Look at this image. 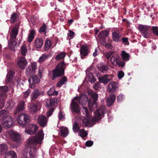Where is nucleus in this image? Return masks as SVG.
<instances>
[{
	"label": "nucleus",
	"mask_w": 158,
	"mask_h": 158,
	"mask_svg": "<svg viewBox=\"0 0 158 158\" xmlns=\"http://www.w3.org/2000/svg\"><path fill=\"white\" fill-rule=\"evenodd\" d=\"M44 134L42 130H40L37 135L35 136L31 137L28 140V144L30 148L28 152L26 149L24 150L23 156L25 158H35L36 152V145L40 144L44 139Z\"/></svg>",
	"instance_id": "1"
},
{
	"label": "nucleus",
	"mask_w": 158,
	"mask_h": 158,
	"mask_svg": "<svg viewBox=\"0 0 158 158\" xmlns=\"http://www.w3.org/2000/svg\"><path fill=\"white\" fill-rule=\"evenodd\" d=\"M87 100V96L85 94L82 95L80 97L75 98L72 100L70 108L72 112L79 114L80 112L79 104L81 103L82 106L86 104Z\"/></svg>",
	"instance_id": "2"
},
{
	"label": "nucleus",
	"mask_w": 158,
	"mask_h": 158,
	"mask_svg": "<svg viewBox=\"0 0 158 158\" xmlns=\"http://www.w3.org/2000/svg\"><path fill=\"white\" fill-rule=\"evenodd\" d=\"M65 68L64 62H61L59 63L52 71L53 77L52 79L54 80L56 78L60 77L63 75Z\"/></svg>",
	"instance_id": "3"
},
{
	"label": "nucleus",
	"mask_w": 158,
	"mask_h": 158,
	"mask_svg": "<svg viewBox=\"0 0 158 158\" xmlns=\"http://www.w3.org/2000/svg\"><path fill=\"white\" fill-rule=\"evenodd\" d=\"M7 150L6 144L3 143L0 145V154H5V158H17L16 153L14 151H9Z\"/></svg>",
	"instance_id": "4"
},
{
	"label": "nucleus",
	"mask_w": 158,
	"mask_h": 158,
	"mask_svg": "<svg viewBox=\"0 0 158 158\" xmlns=\"http://www.w3.org/2000/svg\"><path fill=\"white\" fill-rule=\"evenodd\" d=\"M106 110L105 106L104 105L101 106L94 113V116L92 118L94 121H98L104 116Z\"/></svg>",
	"instance_id": "5"
},
{
	"label": "nucleus",
	"mask_w": 158,
	"mask_h": 158,
	"mask_svg": "<svg viewBox=\"0 0 158 158\" xmlns=\"http://www.w3.org/2000/svg\"><path fill=\"white\" fill-rule=\"evenodd\" d=\"M110 61L114 66L118 65L119 67H123L125 65L124 62L121 60L120 56L116 53H114L111 56Z\"/></svg>",
	"instance_id": "6"
},
{
	"label": "nucleus",
	"mask_w": 158,
	"mask_h": 158,
	"mask_svg": "<svg viewBox=\"0 0 158 158\" xmlns=\"http://www.w3.org/2000/svg\"><path fill=\"white\" fill-rule=\"evenodd\" d=\"M98 94L95 92L92 93L88 103L89 110L92 111L96 107V103L98 99Z\"/></svg>",
	"instance_id": "7"
},
{
	"label": "nucleus",
	"mask_w": 158,
	"mask_h": 158,
	"mask_svg": "<svg viewBox=\"0 0 158 158\" xmlns=\"http://www.w3.org/2000/svg\"><path fill=\"white\" fill-rule=\"evenodd\" d=\"M18 123L22 126H25L30 121L29 116L27 114H20L17 118Z\"/></svg>",
	"instance_id": "8"
},
{
	"label": "nucleus",
	"mask_w": 158,
	"mask_h": 158,
	"mask_svg": "<svg viewBox=\"0 0 158 158\" xmlns=\"http://www.w3.org/2000/svg\"><path fill=\"white\" fill-rule=\"evenodd\" d=\"M138 29L145 38H147L149 37L150 30L149 26L147 25H140L138 27Z\"/></svg>",
	"instance_id": "9"
},
{
	"label": "nucleus",
	"mask_w": 158,
	"mask_h": 158,
	"mask_svg": "<svg viewBox=\"0 0 158 158\" xmlns=\"http://www.w3.org/2000/svg\"><path fill=\"white\" fill-rule=\"evenodd\" d=\"M2 122L3 127L10 128L13 124L12 118L9 116H4Z\"/></svg>",
	"instance_id": "10"
},
{
	"label": "nucleus",
	"mask_w": 158,
	"mask_h": 158,
	"mask_svg": "<svg viewBox=\"0 0 158 158\" xmlns=\"http://www.w3.org/2000/svg\"><path fill=\"white\" fill-rule=\"evenodd\" d=\"M37 68L36 63L35 62L31 63V65L29 66L26 70V75L28 76L33 75L35 73V70Z\"/></svg>",
	"instance_id": "11"
},
{
	"label": "nucleus",
	"mask_w": 158,
	"mask_h": 158,
	"mask_svg": "<svg viewBox=\"0 0 158 158\" xmlns=\"http://www.w3.org/2000/svg\"><path fill=\"white\" fill-rule=\"evenodd\" d=\"M9 133L11 140L17 142H19L21 140V136L18 133L12 130L10 131Z\"/></svg>",
	"instance_id": "12"
},
{
	"label": "nucleus",
	"mask_w": 158,
	"mask_h": 158,
	"mask_svg": "<svg viewBox=\"0 0 158 158\" xmlns=\"http://www.w3.org/2000/svg\"><path fill=\"white\" fill-rule=\"evenodd\" d=\"M18 65L22 69H24L27 64V60L24 57H21L18 58L17 60Z\"/></svg>",
	"instance_id": "13"
},
{
	"label": "nucleus",
	"mask_w": 158,
	"mask_h": 158,
	"mask_svg": "<svg viewBox=\"0 0 158 158\" xmlns=\"http://www.w3.org/2000/svg\"><path fill=\"white\" fill-rule=\"evenodd\" d=\"M113 76V75L106 74L104 76L99 77L98 79L99 82L102 83L104 84H106L109 81L112 80V77Z\"/></svg>",
	"instance_id": "14"
},
{
	"label": "nucleus",
	"mask_w": 158,
	"mask_h": 158,
	"mask_svg": "<svg viewBox=\"0 0 158 158\" xmlns=\"http://www.w3.org/2000/svg\"><path fill=\"white\" fill-rule=\"evenodd\" d=\"M40 79L36 75L30 77L28 79L30 87L31 88H34V85L40 82Z\"/></svg>",
	"instance_id": "15"
},
{
	"label": "nucleus",
	"mask_w": 158,
	"mask_h": 158,
	"mask_svg": "<svg viewBox=\"0 0 158 158\" xmlns=\"http://www.w3.org/2000/svg\"><path fill=\"white\" fill-rule=\"evenodd\" d=\"M37 120L40 125L42 127H44L47 125L48 119L44 115H41L39 116Z\"/></svg>",
	"instance_id": "16"
},
{
	"label": "nucleus",
	"mask_w": 158,
	"mask_h": 158,
	"mask_svg": "<svg viewBox=\"0 0 158 158\" xmlns=\"http://www.w3.org/2000/svg\"><path fill=\"white\" fill-rule=\"evenodd\" d=\"M118 87V83L115 81L111 82L108 85L107 89L110 93H113Z\"/></svg>",
	"instance_id": "17"
},
{
	"label": "nucleus",
	"mask_w": 158,
	"mask_h": 158,
	"mask_svg": "<svg viewBox=\"0 0 158 158\" xmlns=\"http://www.w3.org/2000/svg\"><path fill=\"white\" fill-rule=\"evenodd\" d=\"M112 37L113 41L116 42L121 41V35L118 30H115L112 33Z\"/></svg>",
	"instance_id": "18"
},
{
	"label": "nucleus",
	"mask_w": 158,
	"mask_h": 158,
	"mask_svg": "<svg viewBox=\"0 0 158 158\" xmlns=\"http://www.w3.org/2000/svg\"><path fill=\"white\" fill-rule=\"evenodd\" d=\"M90 69H91V67L87 69L86 73L87 74V78H88V81L92 83L96 81V79L94 77L93 73H90Z\"/></svg>",
	"instance_id": "19"
},
{
	"label": "nucleus",
	"mask_w": 158,
	"mask_h": 158,
	"mask_svg": "<svg viewBox=\"0 0 158 158\" xmlns=\"http://www.w3.org/2000/svg\"><path fill=\"white\" fill-rule=\"evenodd\" d=\"M80 53L81 57L83 59V56H86L88 54L87 46L86 45H83L80 49Z\"/></svg>",
	"instance_id": "20"
},
{
	"label": "nucleus",
	"mask_w": 158,
	"mask_h": 158,
	"mask_svg": "<svg viewBox=\"0 0 158 158\" xmlns=\"http://www.w3.org/2000/svg\"><path fill=\"white\" fill-rule=\"evenodd\" d=\"M41 94H43L42 92H40L37 89H35L31 95V101H34L37 99L39 95Z\"/></svg>",
	"instance_id": "21"
},
{
	"label": "nucleus",
	"mask_w": 158,
	"mask_h": 158,
	"mask_svg": "<svg viewBox=\"0 0 158 158\" xmlns=\"http://www.w3.org/2000/svg\"><path fill=\"white\" fill-rule=\"evenodd\" d=\"M108 35V32L107 31L105 30L101 32L98 35L99 37V39L102 40L103 42H105L106 41L105 38L107 37Z\"/></svg>",
	"instance_id": "22"
},
{
	"label": "nucleus",
	"mask_w": 158,
	"mask_h": 158,
	"mask_svg": "<svg viewBox=\"0 0 158 158\" xmlns=\"http://www.w3.org/2000/svg\"><path fill=\"white\" fill-rule=\"evenodd\" d=\"M69 133L68 128L64 127H61L59 131V135L63 137H66L68 135Z\"/></svg>",
	"instance_id": "23"
},
{
	"label": "nucleus",
	"mask_w": 158,
	"mask_h": 158,
	"mask_svg": "<svg viewBox=\"0 0 158 158\" xmlns=\"http://www.w3.org/2000/svg\"><path fill=\"white\" fill-rule=\"evenodd\" d=\"M116 98V96L115 94H110L107 98V104L108 106L112 105L114 102Z\"/></svg>",
	"instance_id": "24"
},
{
	"label": "nucleus",
	"mask_w": 158,
	"mask_h": 158,
	"mask_svg": "<svg viewBox=\"0 0 158 158\" xmlns=\"http://www.w3.org/2000/svg\"><path fill=\"white\" fill-rule=\"evenodd\" d=\"M38 127L36 125H34L30 129L26 130L25 132L30 135H32L35 134L38 130Z\"/></svg>",
	"instance_id": "25"
},
{
	"label": "nucleus",
	"mask_w": 158,
	"mask_h": 158,
	"mask_svg": "<svg viewBox=\"0 0 158 158\" xmlns=\"http://www.w3.org/2000/svg\"><path fill=\"white\" fill-rule=\"evenodd\" d=\"M17 44V43L15 41V40L10 39L8 42V46L12 50L15 51V47Z\"/></svg>",
	"instance_id": "26"
},
{
	"label": "nucleus",
	"mask_w": 158,
	"mask_h": 158,
	"mask_svg": "<svg viewBox=\"0 0 158 158\" xmlns=\"http://www.w3.org/2000/svg\"><path fill=\"white\" fill-rule=\"evenodd\" d=\"M68 79L65 76L62 77L56 84V86L58 87H60L66 83Z\"/></svg>",
	"instance_id": "27"
},
{
	"label": "nucleus",
	"mask_w": 158,
	"mask_h": 158,
	"mask_svg": "<svg viewBox=\"0 0 158 158\" xmlns=\"http://www.w3.org/2000/svg\"><path fill=\"white\" fill-rule=\"evenodd\" d=\"M25 102L23 101H20L18 103L16 111H20L25 109Z\"/></svg>",
	"instance_id": "28"
},
{
	"label": "nucleus",
	"mask_w": 158,
	"mask_h": 158,
	"mask_svg": "<svg viewBox=\"0 0 158 158\" xmlns=\"http://www.w3.org/2000/svg\"><path fill=\"white\" fill-rule=\"evenodd\" d=\"M43 44V41L41 38H37L35 42V45L37 48H40L42 47Z\"/></svg>",
	"instance_id": "29"
},
{
	"label": "nucleus",
	"mask_w": 158,
	"mask_h": 158,
	"mask_svg": "<svg viewBox=\"0 0 158 158\" xmlns=\"http://www.w3.org/2000/svg\"><path fill=\"white\" fill-rule=\"evenodd\" d=\"M121 55L124 61H127L130 59V55L124 50L122 52Z\"/></svg>",
	"instance_id": "30"
},
{
	"label": "nucleus",
	"mask_w": 158,
	"mask_h": 158,
	"mask_svg": "<svg viewBox=\"0 0 158 158\" xmlns=\"http://www.w3.org/2000/svg\"><path fill=\"white\" fill-rule=\"evenodd\" d=\"M98 68L100 71L103 73L107 72L108 69V67L107 66L102 64L99 65L98 66Z\"/></svg>",
	"instance_id": "31"
},
{
	"label": "nucleus",
	"mask_w": 158,
	"mask_h": 158,
	"mask_svg": "<svg viewBox=\"0 0 158 158\" xmlns=\"http://www.w3.org/2000/svg\"><path fill=\"white\" fill-rule=\"evenodd\" d=\"M18 34V31L16 28H14L12 31L10 35V39L15 40Z\"/></svg>",
	"instance_id": "32"
},
{
	"label": "nucleus",
	"mask_w": 158,
	"mask_h": 158,
	"mask_svg": "<svg viewBox=\"0 0 158 158\" xmlns=\"http://www.w3.org/2000/svg\"><path fill=\"white\" fill-rule=\"evenodd\" d=\"M14 73L11 71L7 73L6 80V84L8 83L11 81L14 76Z\"/></svg>",
	"instance_id": "33"
},
{
	"label": "nucleus",
	"mask_w": 158,
	"mask_h": 158,
	"mask_svg": "<svg viewBox=\"0 0 158 158\" xmlns=\"http://www.w3.org/2000/svg\"><path fill=\"white\" fill-rule=\"evenodd\" d=\"M48 94L49 95L56 96L58 94V92L56 91L54 88H51L48 91Z\"/></svg>",
	"instance_id": "34"
},
{
	"label": "nucleus",
	"mask_w": 158,
	"mask_h": 158,
	"mask_svg": "<svg viewBox=\"0 0 158 158\" xmlns=\"http://www.w3.org/2000/svg\"><path fill=\"white\" fill-rule=\"evenodd\" d=\"M82 107L83 108L82 112L83 114V115H85V116L87 117L90 116V113L89 112L87 107L84 106H83Z\"/></svg>",
	"instance_id": "35"
},
{
	"label": "nucleus",
	"mask_w": 158,
	"mask_h": 158,
	"mask_svg": "<svg viewBox=\"0 0 158 158\" xmlns=\"http://www.w3.org/2000/svg\"><path fill=\"white\" fill-rule=\"evenodd\" d=\"M55 101L54 98H51L48 100L46 102V106L48 107L52 106L55 103Z\"/></svg>",
	"instance_id": "36"
},
{
	"label": "nucleus",
	"mask_w": 158,
	"mask_h": 158,
	"mask_svg": "<svg viewBox=\"0 0 158 158\" xmlns=\"http://www.w3.org/2000/svg\"><path fill=\"white\" fill-rule=\"evenodd\" d=\"M17 19V15L15 13H13L10 18V22L11 23H15Z\"/></svg>",
	"instance_id": "37"
},
{
	"label": "nucleus",
	"mask_w": 158,
	"mask_h": 158,
	"mask_svg": "<svg viewBox=\"0 0 158 158\" xmlns=\"http://www.w3.org/2000/svg\"><path fill=\"white\" fill-rule=\"evenodd\" d=\"M52 46L51 42L49 40H46L44 48L45 50H48Z\"/></svg>",
	"instance_id": "38"
},
{
	"label": "nucleus",
	"mask_w": 158,
	"mask_h": 158,
	"mask_svg": "<svg viewBox=\"0 0 158 158\" xmlns=\"http://www.w3.org/2000/svg\"><path fill=\"white\" fill-rule=\"evenodd\" d=\"M66 55L65 52H62L57 54L55 57L56 60H60L64 59Z\"/></svg>",
	"instance_id": "39"
},
{
	"label": "nucleus",
	"mask_w": 158,
	"mask_h": 158,
	"mask_svg": "<svg viewBox=\"0 0 158 158\" xmlns=\"http://www.w3.org/2000/svg\"><path fill=\"white\" fill-rule=\"evenodd\" d=\"M34 33L35 31L34 30H32L30 31L28 37V40L29 42H31L34 39Z\"/></svg>",
	"instance_id": "40"
},
{
	"label": "nucleus",
	"mask_w": 158,
	"mask_h": 158,
	"mask_svg": "<svg viewBox=\"0 0 158 158\" xmlns=\"http://www.w3.org/2000/svg\"><path fill=\"white\" fill-rule=\"evenodd\" d=\"M80 127L78 123L76 122L74 123L73 125V130L74 133H76L79 131L80 130Z\"/></svg>",
	"instance_id": "41"
},
{
	"label": "nucleus",
	"mask_w": 158,
	"mask_h": 158,
	"mask_svg": "<svg viewBox=\"0 0 158 158\" xmlns=\"http://www.w3.org/2000/svg\"><path fill=\"white\" fill-rule=\"evenodd\" d=\"M37 106L34 104H31L29 106V110L31 113L36 112L37 110Z\"/></svg>",
	"instance_id": "42"
},
{
	"label": "nucleus",
	"mask_w": 158,
	"mask_h": 158,
	"mask_svg": "<svg viewBox=\"0 0 158 158\" xmlns=\"http://www.w3.org/2000/svg\"><path fill=\"white\" fill-rule=\"evenodd\" d=\"M21 54L23 56H25L27 52V48L25 45H23L20 48Z\"/></svg>",
	"instance_id": "43"
},
{
	"label": "nucleus",
	"mask_w": 158,
	"mask_h": 158,
	"mask_svg": "<svg viewBox=\"0 0 158 158\" xmlns=\"http://www.w3.org/2000/svg\"><path fill=\"white\" fill-rule=\"evenodd\" d=\"M91 118H90V116L86 117L83 120V122L86 125H88L91 123Z\"/></svg>",
	"instance_id": "44"
},
{
	"label": "nucleus",
	"mask_w": 158,
	"mask_h": 158,
	"mask_svg": "<svg viewBox=\"0 0 158 158\" xmlns=\"http://www.w3.org/2000/svg\"><path fill=\"white\" fill-rule=\"evenodd\" d=\"M79 135L82 137H84L88 135V133L86 131H85L84 129H82L79 131Z\"/></svg>",
	"instance_id": "45"
},
{
	"label": "nucleus",
	"mask_w": 158,
	"mask_h": 158,
	"mask_svg": "<svg viewBox=\"0 0 158 158\" xmlns=\"http://www.w3.org/2000/svg\"><path fill=\"white\" fill-rule=\"evenodd\" d=\"M8 90V88L6 86H0V94L2 95L3 94L6 93Z\"/></svg>",
	"instance_id": "46"
},
{
	"label": "nucleus",
	"mask_w": 158,
	"mask_h": 158,
	"mask_svg": "<svg viewBox=\"0 0 158 158\" xmlns=\"http://www.w3.org/2000/svg\"><path fill=\"white\" fill-rule=\"evenodd\" d=\"M48 57V56H47L45 54H43L42 56L40 57L38 62L40 63H42L45 59H47Z\"/></svg>",
	"instance_id": "47"
},
{
	"label": "nucleus",
	"mask_w": 158,
	"mask_h": 158,
	"mask_svg": "<svg viewBox=\"0 0 158 158\" xmlns=\"http://www.w3.org/2000/svg\"><path fill=\"white\" fill-rule=\"evenodd\" d=\"M152 30L153 33L155 35L158 36V27L153 26L152 27Z\"/></svg>",
	"instance_id": "48"
},
{
	"label": "nucleus",
	"mask_w": 158,
	"mask_h": 158,
	"mask_svg": "<svg viewBox=\"0 0 158 158\" xmlns=\"http://www.w3.org/2000/svg\"><path fill=\"white\" fill-rule=\"evenodd\" d=\"M69 40L72 39L74 37V33L73 31L69 30L67 34Z\"/></svg>",
	"instance_id": "49"
},
{
	"label": "nucleus",
	"mask_w": 158,
	"mask_h": 158,
	"mask_svg": "<svg viewBox=\"0 0 158 158\" xmlns=\"http://www.w3.org/2000/svg\"><path fill=\"white\" fill-rule=\"evenodd\" d=\"M31 93V90L30 89H28L25 92L23 93V98L26 99L29 95Z\"/></svg>",
	"instance_id": "50"
},
{
	"label": "nucleus",
	"mask_w": 158,
	"mask_h": 158,
	"mask_svg": "<svg viewBox=\"0 0 158 158\" xmlns=\"http://www.w3.org/2000/svg\"><path fill=\"white\" fill-rule=\"evenodd\" d=\"M114 54L113 52L110 51L106 52L105 56L106 59L108 60Z\"/></svg>",
	"instance_id": "51"
},
{
	"label": "nucleus",
	"mask_w": 158,
	"mask_h": 158,
	"mask_svg": "<svg viewBox=\"0 0 158 158\" xmlns=\"http://www.w3.org/2000/svg\"><path fill=\"white\" fill-rule=\"evenodd\" d=\"M47 29V26L45 24H44L39 29V32L40 33L45 32Z\"/></svg>",
	"instance_id": "52"
},
{
	"label": "nucleus",
	"mask_w": 158,
	"mask_h": 158,
	"mask_svg": "<svg viewBox=\"0 0 158 158\" xmlns=\"http://www.w3.org/2000/svg\"><path fill=\"white\" fill-rule=\"evenodd\" d=\"M117 75L118 78L121 79L123 77L124 74L123 71H121L118 72Z\"/></svg>",
	"instance_id": "53"
},
{
	"label": "nucleus",
	"mask_w": 158,
	"mask_h": 158,
	"mask_svg": "<svg viewBox=\"0 0 158 158\" xmlns=\"http://www.w3.org/2000/svg\"><path fill=\"white\" fill-rule=\"evenodd\" d=\"M124 98V96L122 94H120L117 97V101L118 102H120Z\"/></svg>",
	"instance_id": "54"
},
{
	"label": "nucleus",
	"mask_w": 158,
	"mask_h": 158,
	"mask_svg": "<svg viewBox=\"0 0 158 158\" xmlns=\"http://www.w3.org/2000/svg\"><path fill=\"white\" fill-rule=\"evenodd\" d=\"M54 110V109L53 108H51L49 111L47 112V115L48 117L50 116L52 114Z\"/></svg>",
	"instance_id": "55"
},
{
	"label": "nucleus",
	"mask_w": 158,
	"mask_h": 158,
	"mask_svg": "<svg viewBox=\"0 0 158 158\" xmlns=\"http://www.w3.org/2000/svg\"><path fill=\"white\" fill-rule=\"evenodd\" d=\"M8 113V111L6 110H1L0 111V116H2L3 115L4 116L5 115H6Z\"/></svg>",
	"instance_id": "56"
},
{
	"label": "nucleus",
	"mask_w": 158,
	"mask_h": 158,
	"mask_svg": "<svg viewBox=\"0 0 158 158\" xmlns=\"http://www.w3.org/2000/svg\"><path fill=\"white\" fill-rule=\"evenodd\" d=\"M93 144V142L92 141L89 140L87 141L86 142L85 145L87 147H91Z\"/></svg>",
	"instance_id": "57"
},
{
	"label": "nucleus",
	"mask_w": 158,
	"mask_h": 158,
	"mask_svg": "<svg viewBox=\"0 0 158 158\" xmlns=\"http://www.w3.org/2000/svg\"><path fill=\"white\" fill-rule=\"evenodd\" d=\"M59 118L60 120H63L64 118V116L61 114V111L59 112Z\"/></svg>",
	"instance_id": "58"
},
{
	"label": "nucleus",
	"mask_w": 158,
	"mask_h": 158,
	"mask_svg": "<svg viewBox=\"0 0 158 158\" xmlns=\"http://www.w3.org/2000/svg\"><path fill=\"white\" fill-rule=\"evenodd\" d=\"M100 85L99 83H97L94 85V88L96 89H98L100 87Z\"/></svg>",
	"instance_id": "59"
},
{
	"label": "nucleus",
	"mask_w": 158,
	"mask_h": 158,
	"mask_svg": "<svg viewBox=\"0 0 158 158\" xmlns=\"http://www.w3.org/2000/svg\"><path fill=\"white\" fill-rule=\"evenodd\" d=\"M122 40V41L123 43H126L128 42V39L127 38H125V37H123L122 38L121 37V40Z\"/></svg>",
	"instance_id": "60"
},
{
	"label": "nucleus",
	"mask_w": 158,
	"mask_h": 158,
	"mask_svg": "<svg viewBox=\"0 0 158 158\" xmlns=\"http://www.w3.org/2000/svg\"><path fill=\"white\" fill-rule=\"evenodd\" d=\"M105 46L106 47L108 48H111L112 47V45L110 43L106 44L105 45Z\"/></svg>",
	"instance_id": "61"
},
{
	"label": "nucleus",
	"mask_w": 158,
	"mask_h": 158,
	"mask_svg": "<svg viewBox=\"0 0 158 158\" xmlns=\"http://www.w3.org/2000/svg\"><path fill=\"white\" fill-rule=\"evenodd\" d=\"M98 51L97 48H96L94 52L93 53V56L94 57H95L97 55Z\"/></svg>",
	"instance_id": "62"
},
{
	"label": "nucleus",
	"mask_w": 158,
	"mask_h": 158,
	"mask_svg": "<svg viewBox=\"0 0 158 158\" xmlns=\"http://www.w3.org/2000/svg\"><path fill=\"white\" fill-rule=\"evenodd\" d=\"M73 21L72 19H69L68 21V23L69 25H70L72 23Z\"/></svg>",
	"instance_id": "63"
},
{
	"label": "nucleus",
	"mask_w": 158,
	"mask_h": 158,
	"mask_svg": "<svg viewBox=\"0 0 158 158\" xmlns=\"http://www.w3.org/2000/svg\"><path fill=\"white\" fill-rule=\"evenodd\" d=\"M12 102V101H8L7 102V103L8 104V105H9V106H12V104H11V102ZM13 105H12V106Z\"/></svg>",
	"instance_id": "64"
}]
</instances>
